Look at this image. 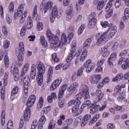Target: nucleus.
Segmentation results:
<instances>
[{
  "label": "nucleus",
  "instance_id": "f8f14e48",
  "mask_svg": "<svg viewBox=\"0 0 129 129\" xmlns=\"http://www.w3.org/2000/svg\"><path fill=\"white\" fill-rule=\"evenodd\" d=\"M90 108L89 113L90 114H95V113H96V112H98V110H99V105L93 103L91 104Z\"/></svg>",
  "mask_w": 129,
  "mask_h": 129
},
{
  "label": "nucleus",
  "instance_id": "39448f33",
  "mask_svg": "<svg viewBox=\"0 0 129 129\" xmlns=\"http://www.w3.org/2000/svg\"><path fill=\"white\" fill-rule=\"evenodd\" d=\"M74 36V34H73V33H69L68 36V38H67V37L66 36V34L63 33L61 35V43H60L61 47H62V45H65L67 43L69 44V43H70V40H72V39H73Z\"/></svg>",
  "mask_w": 129,
  "mask_h": 129
},
{
  "label": "nucleus",
  "instance_id": "338daca9",
  "mask_svg": "<svg viewBox=\"0 0 129 129\" xmlns=\"http://www.w3.org/2000/svg\"><path fill=\"white\" fill-rule=\"evenodd\" d=\"M0 15L1 17V19H4V8L3 6H0Z\"/></svg>",
  "mask_w": 129,
  "mask_h": 129
},
{
  "label": "nucleus",
  "instance_id": "603ef678",
  "mask_svg": "<svg viewBox=\"0 0 129 129\" xmlns=\"http://www.w3.org/2000/svg\"><path fill=\"white\" fill-rule=\"evenodd\" d=\"M10 44L11 43L9 40H5L4 42V45H3L4 48H5V49H8V48L10 47Z\"/></svg>",
  "mask_w": 129,
  "mask_h": 129
},
{
  "label": "nucleus",
  "instance_id": "f03ea898",
  "mask_svg": "<svg viewBox=\"0 0 129 129\" xmlns=\"http://www.w3.org/2000/svg\"><path fill=\"white\" fill-rule=\"evenodd\" d=\"M36 66L38 71L36 80L38 85L41 86V85L43 84L44 74H45V73L46 72V67H45V64L40 61L37 62Z\"/></svg>",
  "mask_w": 129,
  "mask_h": 129
},
{
  "label": "nucleus",
  "instance_id": "0e129e2a",
  "mask_svg": "<svg viewBox=\"0 0 129 129\" xmlns=\"http://www.w3.org/2000/svg\"><path fill=\"white\" fill-rule=\"evenodd\" d=\"M64 92H63V91L59 90V92L58 95V98H62V97H63V96H64Z\"/></svg>",
  "mask_w": 129,
  "mask_h": 129
},
{
  "label": "nucleus",
  "instance_id": "412c9836",
  "mask_svg": "<svg viewBox=\"0 0 129 129\" xmlns=\"http://www.w3.org/2000/svg\"><path fill=\"white\" fill-rule=\"evenodd\" d=\"M52 7H53V3L51 1L48 2L47 4L45 6L44 14H46L47 12H48V10L50 11L51 9H52Z\"/></svg>",
  "mask_w": 129,
  "mask_h": 129
},
{
  "label": "nucleus",
  "instance_id": "c03bdc74",
  "mask_svg": "<svg viewBox=\"0 0 129 129\" xmlns=\"http://www.w3.org/2000/svg\"><path fill=\"white\" fill-rule=\"evenodd\" d=\"M9 78V72H6L5 73V75L4 76V84L5 86H7L8 84V79Z\"/></svg>",
  "mask_w": 129,
  "mask_h": 129
},
{
  "label": "nucleus",
  "instance_id": "c9c22d12",
  "mask_svg": "<svg viewBox=\"0 0 129 129\" xmlns=\"http://www.w3.org/2000/svg\"><path fill=\"white\" fill-rule=\"evenodd\" d=\"M37 6L35 5L33 9V13L32 14V18L34 20H37V17H38V12L37 11Z\"/></svg>",
  "mask_w": 129,
  "mask_h": 129
},
{
  "label": "nucleus",
  "instance_id": "2f4dec72",
  "mask_svg": "<svg viewBox=\"0 0 129 129\" xmlns=\"http://www.w3.org/2000/svg\"><path fill=\"white\" fill-rule=\"evenodd\" d=\"M96 96H98L99 100H101L103 97V93L101 92V90H98L95 92Z\"/></svg>",
  "mask_w": 129,
  "mask_h": 129
},
{
  "label": "nucleus",
  "instance_id": "680f3d73",
  "mask_svg": "<svg viewBox=\"0 0 129 129\" xmlns=\"http://www.w3.org/2000/svg\"><path fill=\"white\" fill-rule=\"evenodd\" d=\"M26 27H23L21 29V32L20 33L21 36L23 37V36H25V35H26Z\"/></svg>",
  "mask_w": 129,
  "mask_h": 129
},
{
  "label": "nucleus",
  "instance_id": "393cba45",
  "mask_svg": "<svg viewBox=\"0 0 129 129\" xmlns=\"http://www.w3.org/2000/svg\"><path fill=\"white\" fill-rule=\"evenodd\" d=\"M19 46V53H20V54H24V53H25V46L24 45V42H20Z\"/></svg>",
  "mask_w": 129,
  "mask_h": 129
},
{
  "label": "nucleus",
  "instance_id": "ddd939ff",
  "mask_svg": "<svg viewBox=\"0 0 129 129\" xmlns=\"http://www.w3.org/2000/svg\"><path fill=\"white\" fill-rule=\"evenodd\" d=\"M116 59V53L114 52L111 54L110 56L108 59V64L111 67H113V62L115 61Z\"/></svg>",
  "mask_w": 129,
  "mask_h": 129
},
{
  "label": "nucleus",
  "instance_id": "423d86ee",
  "mask_svg": "<svg viewBox=\"0 0 129 129\" xmlns=\"http://www.w3.org/2000/svg\"><path fill=\"white\" fill-rule=\"evenodd\" d=\"M84 66L86 68V71L87 73H90L95 67V63L92 62L91 60H88L86 62L84 63Z\"/></svg>",
  "mask_w": 129,
  "mask_h": 129
},
{
  "label": "nucleus",
  "instance_id": "0eeeda50",
  "mask_svg": "<svg viewBox=\"0 0 129 129\" xmlns=\"http://www.w3.org/2000/svg\"><path fill=\"white\" fill-rule=\"evenodd\" d=\"M80 90L85 99H88L89 98V92H88L89 88H88V87L85 85H82L80 88Z\"/></svg>",
  "mask_w": 129,
  "mask_h": 129
},
{
  "label": "nucleus",
  "instance_id": "5fc2aeb1",
  "mask_svg": "<svg viewBox=\"0 0 129 129\" xmlns=\"http://www.w3.org/2000/svg\"><path fill=\"white\" fill-rule=\"evenodd\" d=\"M101 25L103 28H106V27L110 26V24H109V23L107 21H105L104 22H101Z\"/></svg>",
  "mask_w": 129,
  "mask_h": 129
},
{
  "label": "nucleus",
  "instance_id": "f3484780",
  "mask_svg": "<svg viewBox=\"0 0 129 129\" xmlns=\"http://www.w3.org/2000/svg\"><path fill=\"white\" fill-rule=\"evenodd\" d=\"M91 118V115L87 114L84 117H83V119L81 122V126H85L86 123H87V121L89 120Z\"/></svg>",
  "mask_w": 129,
  "mask_h": 129
},
{
  "label": "nucleus",
  "instance_id": "4d7b16f0",
  "mask_svg": "<svg viewBox=\"0 0 129 129\" xmlns=\"http://www.w3.org/2000/svg\"><path fill=\"white\" fill-rule=\"evenodd\" d=\"M3 32L6 37L8 36V29L6 25L4 26L3 27Z\"/></svg>",
  "mask_w": 129,
  "mask_h": 129
},
{
  "label": "nucleus",
  "instance_id": "37998d69",
  "mask_svg": "<svg viewBox=\"0 0 129 129\" xmlns=\"http://www.w3.org/2000/svg\"><path fill=\"white\" fill-rule=\"evenodd\" d=\"M80 104H76L72 108V112L74 113H75V112H77V111H78L79 110V107H80Z\"/></svg>",
  "mask_w": 129,
  "mask_h": 129
},
{
  "label": "nucleus",
  "instance_id": "6e6d98bb",
  "mask_svg": "<svg viewBox=\"0 0 129 129\" xmlns=\"http://www.w3.org/2000/svg\"><path fill=\"white\" fill-rule=\"evenodd\" d=\"M82 97H83L82 96V93L78 94L75 96V100H78L79 101H80V100H81V98H82Z\"/></svg>",
  "mask_w": 129,
  "mask_h": 129
},
{
  "label": "nucleus",
  "instance_id": "bf43d9fd",
  "mask_svg": "<svg viewBox=\"0 0 129 129\" xmlns=\"http://www.w3.org/2000/svg\"><path fill=\"white\" fill-rule=\"evenodd\" d=\"M37 29L38 31H41V30H43V24L41 22L38 23L37 25Z\"/></svg>",
  "mask_w": 129,
  "mask_h": 129
},
{
  "label": "nucleus",
  "instance_id": "7c9ffc66",
  "mask_svg": "<svg viewBox=\"0 0 129 129\" xmlns=\"http://www.w3.org/2000/svg\"><path fill=\"white\" fill-rule=\"evenodd\" d=\"M6 122V111L3 110L1 114V123L2 125H5Z\"/></svg>",
  "mask_w": 129,
  "mask_h": 129
},
{
  "label": "nucleus",
  "instance_id": "13d9d810",
  "mask_svg": "<svg viewBox=\"0 0 129 129\" xmlns=\"http://www.w3.org/2000/svg\"><path fill=\"white\" fill-rule=\"evenodd\" d=\"M52 57L54 62H59V58L57 57V54L56 53H53L52 55Z\"/></svg>",
  "mask_w": 129,
  "mask_h": 129
},
{
  "label": "nucleus",
  "instance_id": "4be33fe9",
  "mask_svg": "<svg viewBox=\"0 0 129 129\" xmlns=\"http://www.w3.org/2000/svg\"><path fill=\"white\" fill-rule=\"evenodd\" d=\"M44 103V98H43V97H40V98H39L38 103L37 104V109L39 110H41V109H42V108H43V104Z\"/></svg>",
  "mask_w": 129,
  "mask_h": 129
},
{
  "label": "nucleus",
  "instance_id": "c756f323",
  "mask_svg": "<svg viewBox=\"0 0 129 129\" xmlns=\"http://www.w3.org/2000/svg\"><path fill=\"white\" fill-rule=\"evenodd\" d=\"M21 54L22 53L19 54L18 56V64L19 66H21L24 62V57Z\"/></svg>",
  "mask_w": 129,
  "mask_h": 129
},
{
  "label": "nucleus",
  "instance_id": "6e6552de",
  "mask_svg": "<svg viewBox=\"0 0 129 129\" xmlns=\"http://www.w3.org/2000/svg\"><path fill=\"white\" fill-rule=\"evenodd\" d=\"M51 17L53 18L50 17V22L51 23H54V19H59L61 17V14L58 12V9L57 6H54L51 12Z\"/></svg>",
  "mask_w": 129,
  "mask_h": 129
},
{
  "label": "nucleus",
  "instance_id": "c85d7f7f",
  "mask_svg": "<svg viewBox=\"0 0 129 129\" xmlns=\"http://www.w3.org/2000/svg\"><path fill=\"white\" fill-rule=\"evenodd\" d=\"M92 40L91 38H88L86 39V41L84 42L83 47L84 49H87L90 46V44H91Z\"/></svg>",
  "mask_w": 129,
  "mask_h": 129
},
{
  "label": "nucleus",
  "instance_id": "4468645a",
  "mask_svg": "<svg viewBox=\"0 0 129 129\" xmlns=\"http://www.w3.org/2000/svg\"><path fill=\"white\" fill-rule=\"evenodd\" d=\"M67 14V21H70L72 19V16H73V7H69L66 11Z\"/></svg>",
  "mask_w": 129,
  "mask_h": 129
},
{
  "label": "nucleus",
  "instance_id": "09e8293b",
  "mask_svg": "<svg viewBox=\"0 0 129 129\" xmlns=\"http://www.w3.org/2000/svg\"><path fill=\"white\" fill-rule=\"evenodd\" d=\"M37 126H38V121L37 120H34L31 124V129H36Z\"/></svg>",
  "mask_w": 129,
  "mask_h": 129
},
{
  "label": "nucleus",
  "instance_id": "a18cd8bd",
  "mask_svg": "<svg viewBox=\"0 0 129 129\" xmlns=\"http://www.w3.org/2000/svg\"><path fill=\"white\" fill-rule=\"evenodd\" d=\"M9 10L10 13H14V11H15V5H14V3L12 2L10 4L9 6Z\"/></svg>",
  "mask_w": 129,
  "mask_h": 129
},
{
  "label": "nucleus",
  "instance_id": "a211bd4d",
  "mask_svg": "<svg viewBox=\"0 0 129 129\" xmlns=\"http://www.w3.org/2000/svg\"><path fill=\"white\" fill-rule=\"evenodd\" d=\"M26 28L27 30H31L33 28V19L31 16L28 17Z\"/></svg>",
  "mask_w": 129,
  "mask_h": 129
},
{
  "label": "nucleus",
  "instance_id": "e2e57ef3",
  "mask_svg": "<svg viewBox=\"0 0 129 129\" xmlns=\"http://www.w3.org/2000/svg\"><path fill=\"white\" fill-rule=\"evenodd\" d=\"M82 73H83V68H81L79 69L77 72V76H81L82 75Z\"/></svg>",
  "mask_w": 129,
  "mask_h": 129
},
{
  "label": "nucleus",
  "instance_id": "f704fd0d",
  "mask_svg": "<svg viewBox=\"0 0 129 129\" xmlns=\"http://www.w3.org/2000/svg\"><path fill=\"white\" fill-rule=\"evenodd\" d=\"M105 4H104V1H100L97 5V9L99 11H101L102 9L104 7Z\"/></svg>",
  "mask_w": 129,
  "mask_h": 129
},
{
  "label": "nucleus",
  "instance_id": "5701e85b",
  "mask_svg": "<svg viewBox=\"0 0 129 129\" xmlns=\"http://www.w3.org/2000/svg\"><path fill=\"white\" fill-rule=\"evenodd\" d=\"M113 3H114V0H109L108 3H107L106 7L105 9V12H107L110 10L112 9V5H113Z\"/></svg>",
  "mask_w": 129,
  "mask_h": 129
},
{
  "label": "nucleus",
  "instance_id": "b1692460",
  "mask_svg": "<svg viewBox=\"0 0 129 129\" xmlns=\"http://www.w3.org/2000/svg\"><path fill=\"white\" fill-rule=\"evenodd\" d=\"M24 83V90L25 94H27L28 93V89L29 88V86L31 85V81H27L26 83L23 82Z\"/></svg>",
  "mask_w": 129,
  "mask_h": 129
},
{
  "label": "nucleus",
  "instance_id": "79ce46f5",
  "mask_svg": "<svg viewBox=\"0 0 129 129\" xmlns=\"http://www.w3.org/2000/svg\"><path fill=\"white\" fill-rule=\"evenodd\" d=\"M84 29H85V25L82 24L81 26L79 28L78 34L79 35H80L81 34H82L83 31H84Z\"/></svg>",
  "mask_w": 129,
  "mask_h": 129
},
{
  "label": "nucleus",
  "instance_id": "7ed1b4c3",
  "mask_svg": "<svg viewBox=\"0 0 129 129\" xmlns=\"http://www.w3.org/2000/svg\"><path fill=\"white\" fill-rule=\"evenodd\" d=\"M46 35L50 46L52 49H57L59 47H61V42L59 40V38L56 35H53L51 30H48Z\"/></svg>",
  "mask_w": 129,
  "mask_h": 129
},
{
  "label": "nucleus",
  "instance_id": "9b49d317",
  "mask_svg": "<svg viewBox=\"0 0 129 129\" xmlns=\"http://www.w3.org/2000/svg\"><path fill=\"white\" fill-rule=\"evenodd\" d=\"M101 80V76L100 75H95L90 78V81L92 84H97Z\"/></svg>",
  "mask_w": 129,
  "mask_h": 129
},
{
  "label": "nucleus",
  "instance_id": "58836bf2",
  "mask_svg": "<svg viewBox=\"0 0 129 129\" xmlns=\"http://www.w3.org/2000/svg\"><path fill=\"white\" fill-rule=\"evenodd\" d=\"M37 74V70H31L30 71V78L31 79H35L36 78V75Z\"/></svg>",
  "mask_w": 129,
  "mask_h": 129
},
{
  "label": "nucleus",
  "instance_id": "49530a36",
  "mask_svg": "<svg viewBox=\"0 0 129 129\" xmlns=\"http://www.w3.org/2000/svg\"><path fill=\"white\" fill-rule=\"evenodd\" d=\"M26 17H27V11H25L24 14L22 15L21 18L20 20V24H24L25 20H26Z\"/></svg>",
  "mask_w": 129,
  "mask_h": 129
},
{
  "label": "nucleus",
  "instance_id": "de8ad7c7",
  "mask_svg": "<svg viewBox=\"0 0 129 129\" xmlns=\"http://www.w3.org/2000/svg\"><path fill=\"white\" fill-rule=\"evenodd\" d=\"M115 9H119L121 6V2L120 0H116L114 3Z\"/></svg>",
  "mask_w": 129,
  "mask_h": 129
},
{
  "label": "nucleus",
  "instance_id": "774afa93",
  "mask_svg": "<svg viewBox=\"0 0 129 129\" xmlns=\"http://www.w3.org/2000/svg\"><path fill=\"white\" fill-rule=\"evenodd\" d=\"M110 53L108 51V50L105 51L103 53V56L105 58L106 57H108L110 55Z\"/></svg>",
  "mask_w": 129,
  "mask_h": 129
},
{
  "label": "nucleus",
  "instance_id": "dca6fc26",
  "mask_svg": "<svg viewBox=\"0 0 129 129\" xmlns=\"http://www.w3.org/2000/svg\"><path fill=\"white\" fill-rule=\"evenodd\" d=\"M31 117V109H26L24 112L23 118L24 121H29L30 118Z\"/></svg>",
  "mask_w": 129,
  "mask_h": 129
},
{
  "label": "nucleus",
  "instance_id": "1a4fd4ad",
  "mask_svg": "<svg viewBox=\"0 0 129 129\" xmlns=\"http://www.w3.org/2000/svg\"><path fill=\"white\" fill-rule=\"evenodd\" d=\"M24 11V6L23 5H21L18 7V9L17 10L15 11L14 18L15 20H17V17L18 18H20V17H22V15H23V12Z\"/></svg>",
  "mask_w": 129,
  "mask_h": 129
},
{
  "label": "nucleus",
  "instance_id": "f257e3e1",
  "mask_svg": "<svg viewBox=\"0 0 129 129\" xmlns=\"http://www.w3.org/2000/svg\"><path fill=\"white\" fill-rule=\"evenodd\" d=\"M108 31H110L109 34H108L107 31H106L103 33H98L96 34V44L98 46H102V45H104L108 40H110V39L113 38L114 35H115V33H116V26L111 23Z\"/></svg>",
  "mask_w": 129,
  "mask_h": 129
},
{
  "label": "nucleus",
  "instance_id": "a19ab883",
  "mask_svg": "<svg viewBox=\"0 0 129 129\" xmlns=\"http://www.w3.org/2000/svg\"><path fill=\"white\" fill-rule=\"evenodd\" d=\"M56 125V122L53 120L51 121L48 125V129H53L55 128Z\"/></svg>",
  "mask_w": 129,
  "mask_h": 129
},
{
  "label": "nucleus",
  "instance_id": "3c124183",
  "mask_svg": "<svg viewBox=\"0 0 129 129\" xmlns=\"http://www.w3.org/2000/svg\"><path fill=\"white\" fill-rule=\"evenodd\" d=\"M58 106L60 108H63L65 106V100H59L58 102Z\"/></svg>",
  "mask_w": 129,
  "mask_h": 129
},
{
  "label": "nucleus",
  "instance_id": "2eb2a0df",
  "mask_svg": "<svg viewBox=\"0 0 129 129\" xmlns=\"http://www.w3.org/2000/svg\"><path fill=\"white\" fill-rule=\"evenodd\" d=\"M61 84V79L55 80L51 84L50 86V89L51 90H55L58 86Z\"/></svg>",
  "mask_w": 129,
  "mask_h": 129
},
{
  "label": "nucleus",
  "instance_id": "052dcab7",
  "mask_svg": "<svg viewBox=\"0 0 129 129\" xmlns=\"http://www.w3.org/2000/svg\"><path fill=\"white\" fill-rule=\"evenodd\" d=\"M95 27V23H93L92 22L89 21V23L88 24V28L89 29H93Z\"/></svg>",
  "mask_w": 129,
  "mask_h": 129
},
{
  "label": "nucleus",
  "instance_id": "e433bc0d",
  "mask_svg": "<svg viewBox=\"0 0 129 129\" xmlns=\"http://www.w3.org/2000/svg\"><path fill=\"white\" fill-rule=\"evenodd\" d=\"M4 63L5 67H9V65L10 64V59H9V56L8 55H5L4 57Z\"/></svg>",
  "mask_w": 129,
  "mask_h": 129
},
{
  "label": "nucleus",
  "instance_id": "473e14b6",
  "mask_svg": "<svg viewBox=\"0 0 129 129\" xmlns=\"http://www.w3.org/2000/svg\"><path fill=\"white\" fill-rule=\"evenodd\" d=\"M40 42L43 47H45V48L47 47L48 43H47V41H46V39H45V37L43 35L40 36Z\"/></svg>",
  "mask_w": 129,
  "mask_h": 129
},
{
  "label": "nucleus",
  "instance_id": "72a5a7b5",
  "mask_svg": "<svg viewBox=\"0 0 129 129\" xmlns=\"http://www.w3.org/2000/svg\"><path fill=\"white\" fill-rule=\"evenodd\" d=\"M123 78V75L122 73L118 74L115 77L113 78L112 81H118V80H121Z\"/></svg>",
  "mask_w": 129,
  "mask_h": 129
},
{
  "label": "nucleus",
  "instance_id": "cd10ccee",
  "mask_svg": "<svg viewBox=\"0 0 129 129\" xmlns=\"http://www.w3.org/2000/svg\"><path fill=\"white\" fill-rule=\"evenodd\" d=\"M73 104H81V101L75 100V99L71 100L68 104V106H72Z\"/></svg>",
  "mask_w": 129,
  "mask_h": 129
},
{
  "label": "nucleus",
  "instance_id": "69168bd1",
  "mask_svg": "<svg viewBox=\"0 0 129 129\" xmlns=\"http://www.w3.org/2000/svg\"><path fill=\"white\" fill-rule=\"evenodd\" d=\"M117 47H118V43L115 42L114 44H113L112 50H113V51L116 50L117 49Z\"/></svg>",
  "mask_w": 129,
  "mask_h": 129
},
{
  "label": "nucleus",
  "instance_id": "ea45409f",
  "mask_svg": "<svg viewBox=\"0 0 129 129\" xmlns=\"http://www.w3.org/2000/svg\"><path fill=\"white\" fill-rule=\"evenodd\" d=\"M107 12H108L106 14L105 17L106 19H109V18H110L111 16H112V14L113 13V9H109Z\"/></svg>",
  "mask_w": 129,
  "mask_h": 129
},
{
  "label": "nucleus",
  "instance_id": "864d4df0",
  "mask_svg": "<svg viewBox=\"0 0 129 129\" xmlns=\"http://www.w3.org/2000/svg\"><path fill=\"white\" fill-rule=\"evenodd\" d=\"M11 72L13 75L16 74H19V69L18 68V67H14L13 68V70H11Z\"/></svg>",
  "mask_w": 129,
  "mask_h": 129
},
{
  "label": "nucleus",
  "instance_id": "bb28decb",
  "mask_svg": "<svg viewBox=\"0 0 129 129\" xmlns=\"http://www.w3.org/2000/svg\"><path fill=\"white\" fill-rule=\"evenodd\" d=\"M68 90L70 92V95H73V94H75L77 92V89L73 86L70 87Z\"/></svg>",
  "mask_w": 129,
  "mask_h": 129
},
{
  "label": "nucleus",
  "instance_id": "a878e982",
  "mask_svg": "<svg viewBox=\"0 0 129 129\" xmlns=\"http://www.w3.org/2000/svg\"><path fill=\"white\" fill-rule=\"evenodd\" d=\"M91 107V101L90 100H87L84 102L83 105L81 106V108H84L87 107V108H90Z\"/></svg>",
  "mask_w": 129,
  "mask_h": 129
},
{
  "label": "nucleus",
  "instance_id": "9d476101",
  "mask_svg": "<svg viewBox=\"0 0 129 129\" xmlns=\"http://www.w3.org/2000/svg\"><path fill=\"white\" fill-rule=\"evenodd\" d=\"M36 101V96L31 95L28 98L26 105L28 108L32 107Z\"/></svg>",
  "mask_w": 129,
  "mask_h": 129
},
{
  "label": "nucleus",
  "instance_id": "6ab92c4d",
  "mask_svg": "<svg viewBox=\"0 0 129 129\" xmlns=\"http://www.w3.org/2000/svg\"><path fill=\"white\" fill-rule=\"evenodd\" d=\"M76 56V52L74 50H71L70 52L69 53V55L67 58V62H69L73 60V59Z\"/></svg>",
  "mask_w": 129,
  "mask_h": 129
},
{
  "label": "nucleus",
  "instance_id": "8fccbe9b",
  "mask_svg": "<svg viewBox=\"0 0 129 129\" xmlns=\"http://www.w3.org/2000/svg\"><path fill=\"white\" fill-rule=\"evenodd\" d=\"M19 92V87H15L13 90H12V92L11 93L12 96H14V95H15Z\"/></svg>",
  "mask_w": 129,
  "mask_h": 129
},
{
  "label": "nucleus",
  "instance_id": "20e7f679",
  "mask_svg": "<svg viewBox=\"0 0 129 129\" xmlns=\"http://www.w3.org/2000/svg\"><path fill=\"white\" fill-rule=\"evenodd\" d=\"M28 70H29V64L26 63L24 66L20 77L21 81H23L25 83H26L27 81L29 82V81H31V80L30 79V77H29V76H25L26 73L28 72Z\"/></svg>",
  "mask_w": 129,
  "mask_h": 129
},
{
  "label": "nucleus",
  "instance_id": "aec40b11",
  "mask_svg": "<svg viewBox=\"0 0 129 129\" xmlns=\"http://www.w3.org/2000/svg\"><path fill=\"white\" fill-rule=\"evenodd\" d=\"M52 76H53V68L50 67L47 72V82H50L52 80Z\"/></svg>",
  "mask_w": 129,
  "mask_h": 129
},
{
  "label": "nucleus",
  "instance_id": "4c0bfd02",
  "mask_svg": "<svg viewBox=\"0 0 129 129\" xmlns=\"http://www.w3.org/2000/svg\"><path fill=\"white\" fill-rule=\"evenodd\" d=\"M125 86L124 85H122L121 86H117L115 87L114 88V91L116 92V93H120L121 91V88H124Z\"/></svg>",
  "mask_w": 129,
  "mask_h": 129
}]
</instances>
